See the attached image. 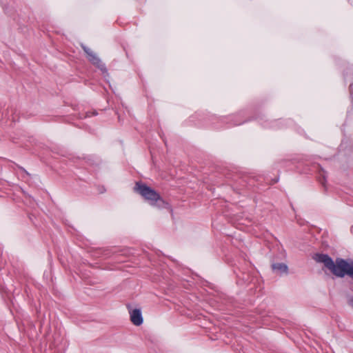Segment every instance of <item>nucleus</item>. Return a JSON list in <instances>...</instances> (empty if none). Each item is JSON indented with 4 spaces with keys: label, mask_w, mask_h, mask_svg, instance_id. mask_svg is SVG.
Segmentation results:
<instances>
[{
    "label": "nucleus",
    "mask_w": 353,
    "mask_h": 353,
    "mask_svg": "<svg viewBox=\"0 0 353 353\" xmlns=\"http://www.w3.org/2000/svg\"><path fill=\"white\" fill-rule=\"evenodd\" d=\"M314 259L323 263L325 268L337 276L343 277L345 274H347L353 279V263H348L341 259H336L334 263L329 256L323 254H315Z\"/></svg>",
    "instance_id": "nucleus-1"
},
{
    "label": "nucleus",
    "mask_w": 353,
    "mask_h": 353,
    "mask_svg": "<svg viewBox=\"0 0 353 353\" xmlns=\"http://www.w3.org/2000/svg\"><path fill=\"white\" fill-rule=\"evenodd\" d=\"M134 190L138 192L145 199L149 201L152 204L158 201H161L159 194L150 187L139 183H137Z\"/></svg>",
    "instance_id": "nucleus-2"
},
{
    "label": "nucleus",
    "mask_w": 353,
    "mask_h": 353,
    "mask_svg": "<svg viewBox=\"0 0 353 353\" xmlns=\"http://www.w3.org/2000/svg\"><path fill=\"white\" fill-rule=\"evenodd\" d=\"M82 48L86 53L88 60L101 70L105 71V67L98 56L90 48L84 46H82Z\"/></svg>",
    "instance_id": "nucleus-3"
},
{
    "label": "nucleus",
    "mask_w": 353,
    "mask_h": 353,
    "mask_svg": "<svg viewBox=\"0 0 353 353\" xmlns=\"http://www.w3.org/2000/svg\"><path fill=\"white\" fill-rule=\"evenodd\" d=\"M130 321L137 326L143 323V317L140 309H133L130 311Z\"/></svg>",
    "instance_id": "nucleus-4"
},
{
    "label": "nucleus",
    "mask_w": 353,
    "mask_h": 353,
    "mask_svg": "<svg viewBox=\"0 0 353 353\" xmlns=\"http://www.w3.org/2000/svg\"><path fill=\"white\" fill-rule=\"evenodd\" d=\"M272 268V270L278 274H286L288 269L287 265L282 263H274Z\"/></svg>",
    "instance_id": "nucleus-5"
}]
</instances>
